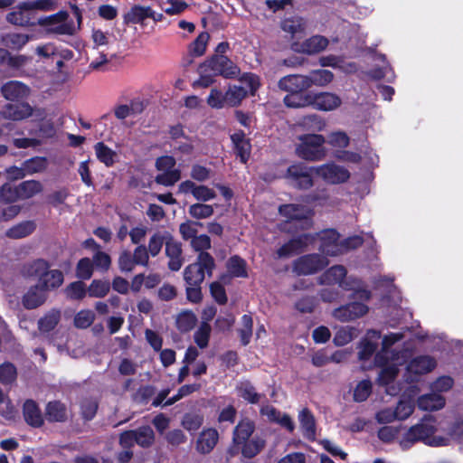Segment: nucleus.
<instances>
[{
  "label": "nucleus",
  "mask_w": 463,
  "mask_h": 463,
  "mask_svg": "<svg viewBox=\"0 0 463 463\" xmlns=\"http://www.w3.org/2000/svg\"><path fill=\"white\" fill-rule=\"evenodd\" d=\"M320 241L319 250L327 256H337L344 253V245L339 241V234L333 229L322 231L317 235L303 234L289 241L280 247L277 253L279 258H288L304 250L308 245Z\"/></svg>",
  "instance_id": "1"
},
{
  "label": "nucleus",
  "mask_w": 463,
  "mask_h": 463,
  "mask_svg": "<svg viewBox=\"0 0 463 463\" xmlns=\"http://www.w3.org/2000/svg\"><path fill=\"white\" fill-rule=\"evenodd\" d=\"M402 338V333H390L383 338L382 348L374 357V364L382 368L377 379L380 385L388 386L392 383L398 374V366L405 361L403 354L400 355L391 349L395 343Z\"/></svg>",
  "instance_id": "2"
},
{
  "label": "nucleus",
  "mask_w": 463,
  "mask_h": 463,
  "mask_svg": "<svg viewBox=\"0 0 463 463\" xmlns=\"http://www.w3.org/2000/svg\"><path fill=\"white\" fill-rule=\"evenodd\" d=\"M438 430L437 420L433 416H425L420 422L411 426L401 438L400 445L402 449H409L416 442H423L431 447L447 446L449 438L436 435Z\"/></svg>",
  "instance_id": "3"
},
{
  "label": "nucleus",
  "mask_w": 463,
  "mask_h": 463,
  "mask_svg": "<svg viewBox=\"0 0 463 463\" xmlns=\"http://www.w3.org/2000/svg\"><path fill=\"white\" fill-rule=\"evenodd\" d=\"M320 284H337L342 289L354 292L363 300H370L372 294L364 283L353 276H347L346 269L342 265H335L325 271L319 278Z\"/></svg>",
  "instance_id": "4"
},
{
  "label": "nucleus",
  "mask_w": 463,
  "mask_h": 463,
  "mask_svg": "<svg viewBox=\"0 0 463 463\" xmlns=\"http://www.w3.org/2000/svg\"><path fill=\"white\" fill-rule=\"evenodd\" d=\"M254 431V424L250 420H242L233 432V442L241 446V452L246 458H252L264 447V441L260 438L249 439Z\"/></svg>",
  "instance_id": "5"
},
{
  "label": "nucleus",
  "mask_w": 463,
  "mask_h": 463,
  "mask_svg": "<svg viewBox=\"0 0 463 463\" xmlns=\"http://www.w3.org/2000/svg\"><path fill=\"white\" fill-rule=\"evenodd\" d=\"M325 137L317 134H305L298 137L295 152L296 155L305 160L318 161L325 157Z\"/></svg>",
  "instance_id": "6"
},
{
  "label": "nucleus",
  "mask_w": 463,
  "mask_h": 463,
  "mask_svg": "<svg viewBox=\"0 0 463 463\" xmlns=\"http://www.w3.org/2000/svg\"><path fill=\"white\" fill-rule=\"evenodd\" d=\"M26 274L38 278V285L45 292L59 288L63 282L62 272L58 269H50V265L43 260H37L30 264Z\"/></svg>",
  "instance_id": "7"
},
{
  "label": "nucleus",
  "mask_w": 463,
  "mask_h": 463,
  "mask_svg": "<svg viewBox=\"0 0 463 463\" xmlns=\"http://www.w3.org/2000/svg\"><path fill=\"white\" fill-rule=\"evenodd\" d=\"M214 268V260L207 252H201L194 263L188 265L184 270V279L189 286H200L205 274L211 275Z\"/></svg>",
  "instance_id": "8"
},
{
  "label": "nucleus",
  "mask_w": 463,
  "mask_h": 463,
  "mask_svg": "<svg viewBox=\"0 0 463 463\" xmlns=\"http://www.w3.org/2000/svg\"><path fill=\"white\" fill-rule=\"evenodd\" d=\"M279 214L288 223H292L296 230H307L312 227L313 211L304 205L289 203L279 208Z\"/></svg>",
  "instance_id": "9"
},
{
  "label": "nucleus",
  "mask_w": 463,
  "mask_h": 463,
  "mask_svg": "<svg viewBox=\"0 0 463 463\" xmlns=\"http://www.w3.org/2000/svg\"><path fill=\"white\" fill-rule=\"evenodd\" d=\"M353 298L360 301H353L349 304L341 306L333 311V317L341 322L353 321L365 316L369 307L365 304L368 300H363L359 296L353 292Z\"/></svg>",
  "instance_id": "10"
},
{
  "label": "nucleus",
  "mask_w": 463,
  "mask_h": 463,
  "mask_svg": "<svg viewBox=\"0 0 463 463\" xmlns=\"http://www.w3.org/2000/svg\"><path fill=\"white\" fill-rule=\"evenodd\" d=\"M175 165V159L173 156H164L157 158L156 166L162 174L156 176V182L165 186L175 184L181 178V171L174 168Z\"/></svg>",
  "instance_id": "11"
},
{
  "label": "nucleus",
  "mask_w": 463,
  "mask_h": 463,
  "mask_svg": "<svg viewBox=\"0 0 463 463\" xmlns=\"http://www.w3.org/2000/svg\"><path fill=\"white\" fill-rule=\"evenodd\" d=\"M40 24L46 25L50 33L56 34L71 35L76 32L74 22L69 19L68 13L64 11L50 15Z\"/></svg>",
  "instance_id": "12"
},
{
  "label": "nucleus",
  "mask_w": 463,
  "mask_h": 463,
  "mask_svg": "<svg viewBox=\"0 0 463 463\" xmlns=\"http://www.w3.org/2000/svg\"><path fill=\"white\" fill-rule=\"evenodd\" d=\"M313 172H315L314 168H308L303 164H296L288 168L286 177L293 186L308 189L313 185Z\"/></svg>",
  "instance_id": "13"
},
{
  "label": "nucleus",
  "mask_w": 463,
  "mask_h": 463,
  "mask_svg": "<svg viewBox=\"0 0 463 463\" xmlns=\"http://www.w3.org/2000/svg\"><path fill=\"white\" fill-rule=\"evenodd\" d=\"M328 265L326 257L318 254H307L298 259L293 265V269L299 275H308L317 272Z\"/></svg>",
  "instance_id": "14"
},
{
  "label": "nucleus",
  "mask_w": 463,
  "mask_h": 463,
  "mask_svg": "<svg viewBox=\"0 0 463 463\" xmlns=\"http://www.w3.org/2000/svg\"><path fill=\"white\" fill-rule=\"evenodd\" d=\"M208 67L216 75H222L225 78H233L239 75L240 69L235 65L228 57L224 55L215 54L207 63H205L202 70L205 71L203 68Z\"/></svg>",
  "instance_id": "15"
},
{
  "label": "nucleus",
  "mask_w": 463,
  "mask_h": 463,
  "mask_svg": "<svg viewBox=\"0 0 463 463\" xmlns=\"http://www.w3.org/2000/svg\"><path fill=\"white\" fill-rule=\"evenodd\" d=\"M310 106L315 109L324 112L333 111L342 105V99L334 92L322 91L310 93Z\"/></svg>",
  "instance_id": "16"
},
{
  "label": "nucleus",
  "mask_w": 463,
  "mask_h": 463,
  "mask_svg": "<svg viewBox=\"0 0 463 463\" xmlns=\"http://www.w3.org/2000/svg\"><path fill=\"white\" fill-rule=\"evenodd\" d=\"M315 173L329 184H341L350 177L349 171L334 163L314 167Z\"/></svg>",
  "instance_id": "17"
},
{
  "label": "nucleus",
  "mask_w": 463,
  "mask_h": 463,
  "mask_svg": "<svg viewBox=\"0 0 463 463\" xmlns=\"http://www.w3.org/2000/svg\"><path fill=\"white\" fill-rule=\"evenodd\" d=\"M437 365L434 358L430 355H420L412 359L407 365V378L411 382L431 372Z\"/></svg>",
  "instance_id": "18"
},
{
  "label": "nucleus",
  "mask_w": 463,
  "mask_h": 463,
  "mask_svg": "<svg viewBox=\"0 0 463 463\" xmlns=\"http://www.w3.org/2000/svg\"><path fill=\"white\" fill-rule=\"evenodd\" d=\"M380 338L381 334L379 331L371 329L366 332L358 345V359L360 361H368L372 357L376 351Z\"/></svg>",
  "instance_id": "19"
},
{
  "label": "nucleus",
  "mask_w": 463,
  "mask_h": 463,
  "mask_svg": "<svg viewBox=\"0 0 463 463\" xmlns=\"http://www.w3.org/2000/svg\"><path fill=\"white\" fill-rule=\"evenodd\" d=\"M326 121L317 114H309L297 118L293 124L295 131L320 132L325 129Z\"/></svg>",
  "instance_id": "20"
},
{
  "label": "nucleus",
  "mask_w": 463,
  "mask_h": 463,
  "mask_svg": "<svg viewBox=\"0 0 463 463\" xmlns=\"http://www.w3.org/2000/svg\"><path fill=\"white\" fill-rule=\"evenodd\" d=\"M329 43L327 38L322 35H313L305 40L301 43H294L293 49L295 52L306 54H316L324 51Z\"/></svg>",
  "instance_id": "21"
},
{
  "label": "nucleus",
  "mask_w": 463,
  "mask_h": 463,
  "mask_svg": "<svg viewBox=\"0 0 463 463\" xmlns=\"http://www.w3.org/2000/svg\"><path fill=\"white\" fill-rule=\"evenodd\" d=\"M144 110V103L140 98L133 99L129 104L118 103L112 109L115 118L125 119L127 118H137Z\"/></svg>",
  "instance_id": "22"
},
{
  "label": "nucleus",
  "mask_w": 463,
  "mask_h": 463,
  "mask_svg": "<svg viewBox=\"0 0 463 463\" xmlns=\"http://www.w3.org/2000/svg\"><path fill=\"white\" fill-rule=\"evenodd\" d=\"M280 90L289 93H301L308 90V81L307 75H288L279 81Z\"/></svg>",
  "instance_id": "23"
},
{
  "label": "nucleus",
  "mask_w": 463,
  "mask_h": 463,
  "mask_svg": "<svg viewBox=\"0 0 463 463\" xmlns=\"http://www.w3.org/2000/svg\"><path fill=\"white\" fill-rule=\"evenodd\" d=\"M6 20L14 25L29 26L34 24V15L31 8L25 6L23 3L19 7L13 12L9 13Z\"/></svg>",
  "instance_id": "24"
},
{
  "label": "nucleus",
  "mask_w": 463,
  "mask_h": 463,
  "mask_svg": "<svg viewBox=\"0 0 463 463\" xmlns=\"http://www.w3.org/2000/svg\"><path fill=\"white\" fill-rule=\"evenodd\" d=\"M219 439V433L215 429L209 428L203 430L196 441V449L202 454L210 453L216 446Z\"/></svg>",
  "instance_id": "25"
},
{
  "label": "nucleus",
  "mask_w": 463,
  "mask_h": 463,
  "mask_svg": "<svg viewBox=\"0 0 463 463\" xmlns=\"http://www.w3.org/2000/svg\"><path fill=\"white\" fill-rule=\"evenodd\" d=\"M3 96L9 100L25 99L29 95V88L17 80H11L2 86Z\"/></svg>",
  "instance_id": "26"
},
{
  "label": "nucleus",
  "mask_w": 463,
  "mask_h": 463,
  "mask_svg": "<svg viewBox=\"0 0 463 463\" xmlns=\"http://www.w3.org/2000/svg\"><path fill=\"white\" fill-rule=\"evenodd\" d=\"M417 405L421 411H439L445 406V398L441 394L432 392L420 396Z\"/></svg>",
  "instance_id": "27"
},
{
  "label": "nucleus",
  "mask_w": 463,
  "mask_h": 463,
  "mask_svg": "<svg viewBox=\"0 0 463 463\" xmlns=\"http://www.w3.org/2000/svg\"><path fill=\"white\" fill-rule=\"evenodd\" d=\"M165 253L170 259L168 262L169 269L174 271L179 270L183 265V260H181V243L171 239L166 240Z\"/></svg>",
  "instance_id": "28"
},
{
  "label": "nucleus",
  "mask_w": 463,
  "mask_h": 463,
  "mask_svg": "<svg viewBox=\"0 0 463 463\" xmlns=\"http://www.w3.org/2000/svg\"><path fill=\"white\" fill-rule=\"evenodd\" d=\"M24 417L25 421L33 427H40L43 418L35 402L27 400L24 404Z\"/></svg>",
  "instance_id": "29"
},
{
  "label": "nucleus",
  "mask_w": 463,
  "mask_h": 463,
  "mask_svg": "<svg viewBox=\"0 0 463 463\" xmlns=\"http://www.w3.org/2000/svg\"><path fill=\"white\" fill-rule=\"evenodd\" d=\"M308 88L312 86L326 87L334 80V73L329 70L318 69L310 71L307 75Z\"/></svg>",
  "instance_id": "30"
},
{
  "label": "nucleus",
  "mask_w": 463,
  "mask_h": 463,
  "mask_svg": "<svg viewBox=\"0 0 463 463\" xmlns=\"http://www.w3.org/2000/svg\"><path fill=\"white\" fill-rule=\"evenodd\" d=\"M32 108L27 103L8 104L3 114L4 117L13 120H22L32 115Z\"/></svg>",
  "instance_id": "31"
},
{
  "label": "nucleus",
  "mask_w": 463,
  "mask_h": 463,
  "mask_svg": "<svg viewBox=\"0 0 463 463\" xmlns=\"http://www.w3.org/2000/svg\"><path fill=\"white\" fill-rule=\"evenodd\" d=\"M232 143L237 151L241 163H246L250 158L251 146L249 139L246 138L243 132H237L232 136Z\"/></svg>",
  "instance_id": "32"
},
{
  "label": "nucleus",
  "mask_w": 463,
  "mask_h": 463,
  "mask_svg": "<svg viewBox=\"0 0 463 463\" xmlns=\"http://www.w3.org/2000/svg\"><path fill=\"white\" fill-rule=\"evenodd\" d=\"M46 292L39 286L31 288L24 296V305L26 308H35L44 303Z\"/></svg>",
  "instance_id": "33"
},
{
  "label": "nucleus",
  "mask_w": 463,
  "mask_h": 463,
  "mask_svg": "<svg viewBox=\"0 0 463 463\" xmlns=\"http://www.w3.org/2000/svg\"><path fill=\"white\" fill-rule=\"evenodd\" d=\"M281 28L292 38L300 37L306 31V22L300 17L288 18L281 23Z\"/></svg>",
  "instance_id": "34"
},
{
  "label": "nucleus",
  "mask_w": 463,
  "mask_h": 463,
  "mask_svg": "<svg viewBox=\"0 0 463 463\" xmlns=\"http://www.w3.org/2000/svg\"><path fill=\"white\" fill-rule=\"evenodd\" d=\"M19 198L22 200L29 199L34 195L42 193L43 187V184L36 180H28L22 182L17 185Z\"/></svg>",
  "instance_id": "35"
},
{
  "label": "nucleus",
  "mask_w": 463,
  "mask_h": 463,
  "mask_svg": "<svg viewBox=\"0 0 463 463\" xmlns=\"http://www.w3.org/2000/svg\"><path fill=\"white\" fill-rule=\"evenodd\" d=\"M135 443L141 447L145 446V430L143 428L126 431L120 436V444L123 448L131 447Z\"/></svg>",
  "instance_id": "36"
},
{
  "label": "nucleus",
  "mask_w": 463,
  "mask_h": 463,
  "mask_svg": "<svg viewBox=\"0 0 463 463\" xmlns=\"http://www.w3.org/2000/svg\"><path fill=\"white\" fill-rule=\"evenodd\" d=\"M358 335V330L354 326H341L337 329L333 342L336 346H343L350 343Z\"/></svg>",
  "instance_id": "37"
},
{
  "label": "nucleus",
  "mask_w": 463,
  "mask_h": 463,
  "mask_svg": "<svg viewBox=\"0 0 463 463\" xmlns=\"http://www.w3.org/2000/svg\"><path fill=\"white\" fill-rule=\"evenodd\" d=\"M298 420L303 434L307 439H314L316 435L315 420L309 411L304 409L299 412Z\"/></svg>",
  "instance_id": "38"
},
{
  "label": "nucleus",
  "mask_w": 463,
  "mask_h": 463,
  "mask_svg": "<svg viewBox=\"0 0 463 463\" xmlns=\"http://www.w3.org/2000/svg\"><path fill=\"white\" fill-rule=\"evenodd\" d=\"M31 39V36L24 33H6L2 37V43L7 48L13 50L22 49Z\"/></svg>",
  "instance_id": "39"
},
{
  "label": "nucleus",
  "mask_w": 463,
  "mask_h": 463,
  "mask_svg": "<svg viewBox=\"0 0 463 463\" xmlns=\"http://www.w3.org/2000/svg\"><path fill=\"white\" fill-rule=\"evenodd\" d=\"M94 150L97 158L107 166H111L115 163L117 153L104 143H97L94 146Z\"/></svg>",
  "instance_id": "40"
},
{
  "label": "nucleus",
  "mask_w": 463,
  "mask_h": 463,
  "mask_svg": "<svg viewBox=\"0 0 463 463\" xmlns=\"http://www.w3.org/2000/svg\"><path fill=\"white\" fill-rule=\"evenodd\" d=\"M247 94L248 90L244 87L237 85L230 86L225 92L226 102L229 107L238 106Z\"/></svg>",
  "instance_id": "41"
},
{
  "label": "nucleus",
  "mask_w": 463,
  "mask_h": 463,
  "mask_svg": "<svg viewBox=\"0 0 463 463\" xmlns=\"http://www.w3.org/2000/svg\"><path fill=\"white\" fill-rule=\"evenodd\" d=\"M238 394L250 403H258L261 394L258 393L253 385L249 382H241L237 387Z\"/></svg>",
  "instance_id": "42"
},
{
  "label": "nucleus",
  "mask_w": 463,
  "mask_h": 463,
  "mask_svg": "<svg viewBox=\"0 0 463 463\" xmlns=\"http://www.w3.org/2000/svg\"><path fill=\"white\" fill-rule=\"evenodd\" d=\"M414 411V402L410 399L402 398L399 401L393 409L396 420H404L408 419Z\"/></svg>",
  "instance_id": "43"
},
{
  "label": "nucleus",
  "mask_w": 463,
  "mask_h": 463,
  "mask_svg": "<svg viewBox=\"0 0 463 463\" xmlns=\"http://www.w3.org/2000/svg\"><path fill=\"white\" fill-rule=\"evenodd\" d=\"M46 417L51 421H62L66 419L65 406L59 402H49L46 407Z\"/></svg>",
  "instance_id": "44"
},
{
  "label": "nucleus",
  "mask_w": 463,
  "mask_h": 463,
  "mask_svg": "<svg viewBox=\"0 0 463 463\" xmlns=\"http://www.w3.org/2000/svg\"><path fill=\"white\" fill-rule=\"evenodd\" d=\"M34 228L35 225L33 222H24L9 229L6 235L13 239H21L31 234Z\"/></svg>",
  "instance_id": "45"
},
{
  "label": "nucleus",
  "mask_w": 463,
  "mask_h": 463,
  "mask_svg": "<svg viewBox=\"0 0 463 463\" xmlns=\"http://www.w3.org/2000/svg\"><path fill=\"white\" fill-rule=\"evenodd\" d=\"M310 93L302 95L300 93H289L284 98V103L288 108H304L310 106Z\"/></svg>",
  "instance_id": "46"
},
{
  "label": "nucleus",
  "mask_w": 463,
  "mask_h": 463,
  "mask_svg": "<svg viewBox=\"0 0 463 463\" xmlns=\"http://www.w3.org/2000/svg\"><path fill=\"white\" fill-rule=\"evenodd\" d=\"M61 313L59 310H52L39 320V328L43 332L52 330L60 321Z\"/></svg>",
  "instance_id": "47"
},
{
  "label": "nucleus",
  "mask_w": 463,
  "mask_h": 463,
  "mask_svg": "<svg viewBox=\"0 0 463 463\" xmlns=\"http://www.w3.org/2000/svg\"><path fill=\"white\" fill-rule=\"evenodd\" d=\"M196 317L191 311L181 312L176 318V325L179 330L183 332L190 331L196 324Z\"/></svg>",
  "instance_id": "48"
},
{
  "label": "nucleus",
  "mask_w": 463,
  "mask_h": 463,
  "mask_svg": "<svg viewBox=\"0 0 463 463\" xmlns=\"http://www.w3.org/2000/svg\"><path fill=\"white\" fill-rule=\"evenodd\" d=\"M227 269L229 273L234 277H247L246 262L237 256L228 260Z\"/></svg>",
  "instance_id": "49"
},
{
  "label": "nucleus",
  "mask_w": 463,
  "mask_h": 463,
  "mask_svg": "<svg viewBox=\"0 0 463 463\" xmlns=\"http://www.w3.org/2000/svg\"><path fill=\"white\" fill-rule=\"evenodd\" d=\"M213 207L210 204L194 203L189 209V214L194 219H206L213 214Z\"/></svg>",
  "instance_id": "50"
},
{
  "label": "nucleus",
  "mask_w": 463,
  "mask_h": 463,
  "mask_svg": "<svg viewBox=\"0 0 463 463\" xmlns=\"http://www.w3.org/2000/svg\"><path fill=\"white\" fill-rule=\"evenodd\" d=\"M199 227H203L201 222L189 220L180 224L179 232L184 240L192 241L197 235Z\"/></svg>",
  "instance_id": "51"
},
{
  "label": "nucleus",
  "mask_w": 463,
  "mask_h": 463,
  "mask_svg": "<svg viewBox=\"0 0 463 463\" xmlns=\"http://www.w3.org/2000/svg\"><path fill=\"white\" fill-rule=\"evenodd\" d=\"M27 175L41 173L47 167V159L42 156H35L24 163Z\"/></svg>",
  "instance_id": "52"
},
{
  "label": "nucleus",
  "mask_w": 463,
  "mask_h": 463,
  "mask_svg": "<svg viewBox=\"0 0 463 463\" xmlns=\"http://www.w3.org/2000/svg\"><path fill=\"white\" fill-rule=\"evenodd\" d=\"M109 281L93 280L88 288V294L91 298H103L109 293Z\"/></svg>",
  "instance_id": "53"
},
{
  "label": "nucleus",
  "mask_w": 463,
  "mask_h": 463,
  "mask_svg": "<svg viewBox=\"0 0 463 463\" xmlns=\"http://www.w3.org/2000/svg\"><path fill=\"white\" fill-rule=\"evenodd\" d=\"M372 392V383L363 380L357 383L354 390V400L357 402H364Z\"/></svg>",
  "instance_id": "54"
},
{
  "label": "nucleus",
  "mask_w": 463,
  "mask_h": 463,
  "mask_svg": "<svg viewBox=\"0 0 463 463\" xmlns=\"http://www.w3.org/2000/svg\"><path fill=\"white\" fill-rule=\"evenodd\" d=\"M95 319V314L92 310L83 309L78 312L74 317V325L78 328L89 327Z\"/></svg>",
  "instance_id": "55"
},
{
  "label": "nucleus",
  "mask_w": 463,
  "mask_h": 463,
  "mask_svg": "<svg viewBox=\"0 0 463 463\" xmlns=\"http://www.w3.org/2000/svg\"><path fill=\"white\" fill-rule=\"evenodd\" d=\"M16 368L11 363H4L0 365V383L9 384L15 381Z\"/></svg>",
  "instance_id": "56"
},
{
  "label": "nucleus",
  "mask_w": 463,
  "mask_h": 463,
  "mask_svg": "<svg viewBox=\"0 0 463 463\" xmlns=\"http://www.w3.org/2000/svg\"><path fill=\"white\" fill-rule=\"evenodd\" d=\"M252 318L249 315H243L241 317V327L240 328V335L241 343L246 345L250 343L252 335Z\"/></svg>",
  "instance_id": "57"
},
{
  "label": "nucleus",
  "mask_w": 463,
  "mask_h": 463,
  "mask_svg": "<svg viewBox=\"0 0 463 463\" xmlns=\"http://www.w3.org/2000/svg\"><path fill=\"white\" fill-rule=\"evenodd\" d=\"M210 333L211 326L207 322H203L194 334V341L200 348L207 346Z\"/></svg>",
  "instance_id": "58"
},
{
  "label": "nucleus",
  "mask_w": 463,
  "mask_h": 463,
  "mask_svg": "<svg viewBox=\"0 0 463 463\" xmlns=\"http://www.w3.org/2000/svg\"><path fill=\"white\" fill-rule=\"evenodd\" d=\"M203 422V417L196 413H187L184 416L182 425L189 431L197 430Z\"/></svg>",
  "instance_id": "59"
},
{
  "label": "nucleus",
  "mask_w": 463,
  "mask_h": 463,
  "mask_svg": "<svg viewBox=\"0 0 463 463\" xmlns=\"http://www.w3.org/2000/svg\"><path fill=\"white\" fill-rule=\"evenodd\" d=\"M209 38L210 36L207 33H200L190 46L192 54L194 56H202L205 52Z\"/></svg>",
  "instance_id": "60"
},
{
  "label": "nucleus",
  "mask_w": 463,
  "mask_h": 463,
  "mask_svg": "<svg viewBox=\"0 0 463 463\" xmlns=\"http://www.w3.org/2000/svg\"><path fill=\"white\" fill-rule=\"evenodd\" d=\"M19 198L18 187H13L10 184H5L0 187V202L13 203Z\"/></svg>",
  "instance_id": "61"
},
{
  "label": "nucleus",
  "mask_w": 463,
  "mask_h": 463,
  "mask_svg": "<svg viewBox=\"0 0 463 463\" xmlns=\"http://www.w3.org/2000/svg\"><path fill=\"white\" fill-rule=\"evenodd\" d=\"M65 292L67 297L71 299H81L86 296L88 290H86L85 285L81 281H75L66 288Z\"/></svg>",
  "instance_id": "62"
},
{
  "label": "nucleus",
  "mask_w": 463,
  "mask_h": 463,
  "mask_svg": "<svg viewBox=\"0 0 463 463\" xmlns=\"http://www.w3.org/2000/svg\"><path fill=\"white\" fill-rule=\"evenodd\" d=\"M207 103L213 109H222L228 106L226 102V95L217 89H213L207 99Z\"/></svg>",
  "instance_id": "63"
},
{
  "label": "nucleus",
  "mask_w": 463,
  "mask_h": 463,
  "mask_svg": "<svg viewBox=\"0 0 463 463\" xmlns=\"http://www.w3.org/2000/svg\"><path fill=\"white\" fill-rule=\"evenodd\" d=\"M145 20V7L136 5L125 14L127 24H143Z\"/></svg>",
  "instance_id": "64"
}]
</instances>
